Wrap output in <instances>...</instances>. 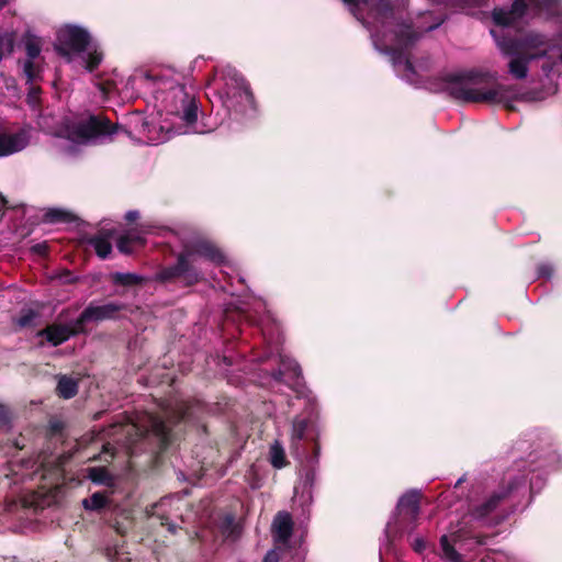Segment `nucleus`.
Segmentation results:
<instances>
[{"instance_id": "1", "label": "nucleus", "mask_w": 562, "mask_h": 562, "mask_svg": "<svg viewBox=\"0 0 562 562\" xmlns=\"http://www.w3.org/2000/svg\"><path fill=\"white\" fill-rule=\"evenodd\" d=\"M209 412V405L200 400L181 401L164 417L149 415L146 425H139L124 412L106 429L91 437L87 452L93 458L103 453L115 457L121 452L134 457V447L146 441L154 447L151 457H161L175 451L187 427L207 435L205 418Z\"/></svg>"}, {"instance_id": "2", "label": "nucleus", "mask_w": 562, "mask_h": 562, "mask_svg": "<svg viewBox=\"0 0 562 562\" xmlns=\"http://www.w3.org/2000/svg\"><path fill=\"white\" fill-rule=\"evenodd\" d=\"M446 91L461 103H506L515 97V87L498 83L488 71L471 70L446 77Z\"/></svg>"}, {"instance_id": "3", "label": "nucleus", "mask_w": 562, "mask_h": 562, "mask_svg": "<svg viewBox=\"0 0 562 562\" xmlns=\"http://www.w3.org/2000/svg\"><path fill=\"white\" fill-rule=\"evenodd\" d=\"M292 453L295 457H318L321 446L318 442V431L313 419L296 416L292 423Z\"/></svg>"}, {"instance_id": "4", "label": "nucleus", "mask_w": 562, "mask_h": 562, "mask_svg": "<svg viewBox=\"0 0 562 562\" xmlns=\"http://www.w3.org/2000/svg\"><path fill=\"white\" fill-rule=\"evenodd\" d=\"M394 45H387L384 41L375 38L373 41L375 48L385 55H389L393 66L402 65L409 55L407 49L412 48L419 40L420 33L414 30L412 23H400L394 30Z\"/></svg>"}, {"instance_id": "5", "label": "nucleus", "mask_w": 562, "mask_h": 562, "mask_svg": "<svg viewBox=\"0 0 562 562\" xmlns=\"http://www.w3.org/2000/svg\"><path fill=\"white\" fill-rule=\"evenodd\" d=\"M202 280V271L184 255L182 249L177 254L173 265L162 267L155 274V281L164 284L180 281L186 286H193Z\"/></svg>"}, {"instance_id": "6", "label": "nucleus", "mask_w": 562, "mask_h": 562, "mask_svg": "<svg viewBox=\"0 0 562 562\" xmlns=\"http://www.w3.org/2000/svg\"><path fill=\"white\" fill-rule=\"evenodd\" d=\"M90 44L91 35L86 29L67 24L57 31L54 48L60 57L70 63L74 54L86 52Z\"/></svg>"}, {"instance_id": "7", "label": "nucleus", "mask_w": 562, "mask_h": 562, "mask_svg": "<svg viewBox=\"0 0 562 562\" xmlns=\"http://www.w3.org/2000/svg\"><path fill=\"white\" fill-rule=\"evenodd\" d=\"M121 126L113 124L102 114H91L87 120L79 122L69 133L70 139L82 142L111 136L115 134Z\"/></svg>"}, {"instance_id": "8", "label": "nucleus", "mask_w": 562, "mask_h": 562, "mask_svg": "<svg viewBox=\"0 0 562 562\" xmlns=\"http://www.w3.org/2000/svg\"><path fill=\"white\" fill-rule=\"evenodd\" d=\"M181 249L194 265L198 258L210 261L216 266H221L226 261L222 249L206 237L199 236L188 239L182 243Z\"/></svg>"}, {"instance_id": "9", "label": "nucleus", "mask_w": 562, "mask_h": 562, "mask_svg": "<svg viewBox=\"0 0 562 562\" xmlns=\"http://www.w3.org/2000/svg\"><path fill=\"white\" fill-rule=\"evenodd\" d=\"M128 305L125 303L108 302L102 305L90 302L78 316V325L86 328L89 323H100L104 321H119L122 318L121 312L126 311Z\"/></svg>"}, {"instance_id": "10", "label": "nucleus", "mask_w": 562, "mask_h": 562, "mask_svg": "<svg viewBox=\"0 0 562 562\" xmlns=\"http://www.w3.org/2000/svg\"><path fill=\"white\" fill-rule=\"evenodd\" d=\"M199 106L200 103L195 97L180 88L172 92L169 112L179 116L187 125H192L198 121Z\"/></svg>"}, {"instance_id": "11", "label": "nucleus", "mask_w": 562, "mask_h": 562, "mask_svg": "<svg viewBox=\"0 0 562 562\" xmlns=\"http://www.w3.org/2000/svg\"><path fill=\"white\" fill-rule=\"evenodd\" d=\"M86 333L87 328L78 325L77 318L72 324L53 323L47 325L37 333V336L45 338L52 346L57 347L67 341L70 337Z\"/></svg>"}, {"instance_id": "12", "label": "nucleus", "mask_w": 562, "mask_h": 562, "mask_svg": "<svg viewBox=\"0 0 562 562\" xmlns=\"http://www.w3.org/2000/svg\"><path fill=\"white\" fill-rule=\"evenodd\" d=\"M528 11L526 0H514L510 8H494L492 11V20L495 25L502 27L513 26L521 20Z\"/></svg>"}, {"instance_id": "13", "label": "nucleus", "mask_w": 562, "mask_h": 562, "mask_svg": "<svg viewBox=\"0 0 562 562\" xmlns=\"http://www.w3.org/2000/svg\"><path fill=\"white\" fill-rule=\"evenodd\" d=\"M31 139L30 128L21 127L15 132L2 130V157L23 150Z\"/></svg>"}, {"instance_id": "14", "label": "nucleus", "mask_w": 562, "mask_h": 562, "mask_svg": "<svg viewBox=\"0 0 562 562\" xmlns=\"http://www.w3.org/2000/svg\"><path fill=\"white\" fill-rule=\"evenodd\" d=\"M547 55L546 49L527 56H516L508 63V71L516 79H525L528 75V64L539 57Z\"/></svg>"}, {"instance_id": "15", "label": "nucleus", "mask_w": 562, "mask_h": 562, "mask_svg": "<svg viewBox=\"0 0 562 562\" xmlns=\"http://www.w3.org/2000/svg\"><path fill=\"white\" fill-rule=\"evenodd\" d=\"M293 522L290 514L279 513L272 524L273 538L276 542H286L292 533Z\"/></svg>"}, {"instance_id": "16", "label": "nucleus", "mask_w": 562, "mask_h": 562, "mask_svg": "<svg viewBox=\"0 0 562 562\" xmlns=\"http://www.w3.org/2000/svg\"><path fill=\"white\" fill-rule=\"evenodd\" d=\"M113 235V231H102L100 234L91 236L88 238V244L94 248L97 256L104 260L112 252V244L111 237Z\"/></svg>"}, {"instance_id": "17", "label": "nucleus", "mask_w": 562, "mask_h": 562, "mask_svg": "<svg viewBox=\"0 0 562 562\" xmlns=\"http://www.w3.org/2000/svg\"><path fill=\"white\" fill-rule=\"evenodd\" d=\"M55 393L59 398H74L79 391V380L67 374H58Z\"/></svg>"}, {"instance_id": "18", "label": "nucleus", "mask_w": 562, "mask_h": 562, "mask_svg": "<svg viewBox=\"0 0 562 562\" xmlns=\"http://www.w3.org/2000/svg\"><path fill=\"white\" fill-rule=\"evenodd\" d=\"M420 493L417 491H409L405 493L398 501L397 507L401 513L411 516L415 519L419 514Z\"/></svg>"}, {"instance_id": "19", "label": "nucleus", "mask_w": 562, "mask_h": 562, "mask_svg": "<svg viewBox=\"0 0 562 562\" xmlns=\"http://www.w3.org/2000/svg\"><path fill=\"white\" fill-rule=\"evenodd\" d=\"M498 45H499L502 52L508 56L516 57V56L531 55L530 53H528L526 50L522 35L520 37H504L498 43Z\"/></svg>"}, {"instance_id": "20", "label": "nucleus", "mask_w": 562, "mask_h": 562, "mask_svg": "<svg viewBox=\"0 0 562 562\" xmlns=\"http://www.w3.org/2000/svg\"><path fill=\"white\" fill-rule=\"evenodd\" d=\"M522 36L526 50H537V53H540L541 50L546 49L548 53L549 38L544 34L536 31H529Z\"/></svg>"}, {"instance_id": "21", "label": "nucleus", "mask_w": 562, "mask_h": 562, "mask_svg": "<svg viewBox=\"0 0 562 562\" xmlns=\"http://www.w3.org/2000/svg\"><path fill=\"white\" fill-rule=\"evenodd\" d=\"M87 477L97 485L112 487L115 485V476L106 468L94 467L87 469Z\"/></svg>"}, {"instance_id": "22", "label": "nucleus", "mask_w": 562, "mask_h": 562, "mask_svg": "<svg viewBox=\"0 0 562 562\" xmlns=\"http://www.w3.org/2000/svg\"><path fill=\"white\" fill-rule=\"evenodd\" d=\"M110 280L114 285L120 286H135L145 283L146 279L139 274L132 272H113Z\"/></svg>"}, {"instance_id": "23", "label": "nucleus", "mask_w": 562, "mask_h": 562, "mask_svg": "<svg viewBox=\"0 0 562 562\" xmlns=\"http://www.w3.org/2000/svg\"><path fill=\"white\" fill-rule=\"evenodd\" d=\"M457 542V537L454 535L451 536H442L440 539V546L442 550V557L449 562H462L461 555L454 550V544Z\"/></svg>"}, {"instance_id": "24", "label": "nucleus", "mask_w": 562, "mask_h": 562, "mask_svg": "<svg viewBox=\"0 0 562 562\" xmlns=\"http://www.w3.org/2000/svg\"><path fill=\"white\" fill-rule=\"evenodd\" d=\"M76 216L61 209H48L43 215V222L47 224L72 223Z\"/></svg>"}, {"instance_id": "25", "label": "nucleus", "mask_w": 562, "mask_h": 562, "mask_svg": "<svg viewBox=\"0 0 562 562\" xmlns=\"http://www.w3.org/2000/svg\"><path fill=\"white\" fill-rule=\"evenodd\" d=\"M66 424L58 417H50L45 427V437L48 440L63 439Z\"/></svg>"}, {"instance_id": "26", "label": "nucleus", "mask_w": 562, "mask_h": 562, "mask_svg": "<svg viewBox=\"0 0 562 562\" xmlns=\"http://www.w3.org/2000/svg\"><path fill=\"white\" fill-rule=\"evenodd\" d=\"M103 57V52L94 47L86 56L82 57L85 69L88 72H93L101 65Z\"/></svg>"}, {"instance_id": "27", "label": "nucleus", "mask_w": 562, "mask_h": 562, "mask_svg": "<svg viewBox=\"0 0 562 562\" xmlns=\"http://www.w3.org/2000/svg\"><path fill=\"white\" fill-rule=\"evenodd\" d=\"M371 11L374 12L376 20L383 25L386 20L392 19L394 15V7L391 1L375 3L372 5Z\"/></svg>"}, {"instance_id": "28", "label": "nucleus", "mask_w": 562, "mask_h": 562, "mask_svg": "<svg viewBox=\"0 0 562 562\" xmlns=\"http://www.w3.org/2000/svg\"><path fill=\"white\" fill-rule=\"evenodd\" d=\"M24 47L27 55V59L34 60L37 58L42 50L41 40L27 33L24 37Z\"/></svg>"}, {"instance_id": "29", "label": "nucleus", "mask_w": 562, "mask_h": 562, "mask_svg": "<svg viewBox=\"0 0 562 562\" xmlns=\"http://www.w3.org/2000/svg\"><path fill=\"white\" fill-rule=\"evenodd\" d=\"M265 477L262 467L258 463H252L245 474V479L251 488H258Z\"/></svg>"}, {"instance_id": "30", "label": "nucleus", "mask_w": 562, "mask_h": 562, "mask_svg": "<svg viewBox=\"0 0 562 562\" xmlns=\"http://www.w3.org/2000/svg\"><path fill=\"white\" fill-rule=\"evenodd\" d=\"M236 82L239 89V97L243 98L252 110H256V99L249 82L241 76L236 79Z\"/></svg>"}, {"instance_id": "31", "label": "nucleus", "mask_w": 562, "mask_h": 562, "mask_svg": "<svg viewBox=\"0 0 562 562\" xmlns=\"http://www.w3.org/2000/svg\"><path fill=\"white\" fill-rule=\"evenodd\" d=\"M27 89V95H26V103L30 105V108L34 111H40L42 106V100H41V93L42 89L40 86H36L34 83H29Z\"/></svg>"}, {"instance_id": "32", "label": "nucleus", "mask_w": 562, "mask_h": 562, "mask_svg": "<svg viewBox=\"0 0 562 562\" xmlns=\"http://www.w3.org/2000/svg\"><path fill=\"white\" fill-rule=\"evenodd\" d=\"M108 503V497L105 494L97 492L92 494L90 498H85L82 501V506L88 510H97L103 508Z\"/></svg>"}, {"instance_id": "33", "label": "nucleus", "mask_w": 562, "mask_h": 562, "mask_svg": "<svg viewBox=\"0 0 562 562\" xmlns=\"http://www.w3.org/2000/svg\"><path fill=\"white\" fill-rule=\"evenodd\" d=\"M41 67L34 60L26 59L23 64V74L26 77V83H33L41 79Z\"/></svg>"}, {"instance_id": "34", "label": "nucleus", "mask_w": 562, "mask_h": 562, "mask_svg": "<svg viewBox=\"0 0 562 562\" xmlns=\"http://www.w3.org/2000/svg\"><path fill=\"white\" fill-rule=\"evenodd\" d=\"M341 1L349 7L350 13L358 21H360L362 24L366 23L363 15H362L361 7L368 5L369 4L368 0H341Z\"/></svg>"}, {"instance_id": "35", "label": "nucleus", "mask_w": 562, "mask_h": 562, "mask_svg": "<svg viewBox=\"0 0 562 562\" xmlns=\"http://www.w3.org/2000/svg\"><path fill=\"white\" fill-rule=\"evenodd\" d=\"M203 464L201 459H192L191 471L187 474H182V479L186 481L200 480L204 474L202 473Z\"/></svg>"}, {"instance_id": "36", "label": "nucleus", "mask_w": 562, "mask_h": 562, "mask_svg": "<svg viewBox=\"0 0 562 562\" xmlns=\"http://www.w3.org/2000/svg\"><path fill=\"white\" fill-rule=\"evenodd\" d=\"M132 245V235L128 234L120 236L116 240L119 251L124 255L133 254Z\"/></svg>"}, {"instance_id": "37", "label": "nucleus", "mask_w": 562, "mask_h": 562, "mask_svg": "<svg viewBox=\"0 0 562 562\" xmlns=\"http://www.w3.org/2000/svg\"><path fill=\"white\" fill-rule=\"evenodd\" d=\"M553 267L550 263H539L537 267V276L538 278L550 279L553 274Z\"/></svg>"}, {"instance_id": "38", "label": "nucleus", "mask_w": 562, "mask_h": 562, "mask_svg": "<svg viewBox=\"0 0 562 562\" xmlns=\"http://www.w3.org/2000/svg\"><path fill=\"white\" fill-rule=\"evenodd\" d=\"M286 370L289 371L290 378L292 380H297L302 374V370L297 363L289 364Z\"/></svg>"}, {"instance_id": "39", "label": "nucleus", "mask_w": 562, "mask_h": 562, "mask_svg": "<svg viewBox=\"0 0 562 562\" xmlns=\"http://www.w3.org/2000/svg\"><path fill=\"white\" fill-rule=\"evenodd\" d=\"M269 457H285L284 449L278 441L271 446Z\"/></svg>"}, {"instance_id": "40", "label": "nucleus", "mask_w": 562, "mask_h": 562, "mask_svg": "<svg viewBox=\"0 0 562 562\" xmlns=\"http://www.w3.org/2000/svg\"><path fill=\"white\" fill-rule=\"evenodd\" d=\"M279 561H280V555L276 549L268 551V553L266 554V557L263 559V562H279Z\"/></svg>"}, {"instance_id": "41", "label": "nucleus", "mask_w": 562, "mask_h": 562, "mask_svg": "<svg viewBox=\"0 0 562 562\" xmlns=\"http://www.w3.org/2000/svg\"><path fill=\"white\" fill-rule=\"evenodd\" d=\"M124 218L126 220V222L133 223L139 218V212L136 210L128 211L125 214Z\"/></svg>"}, {"instance_id": "42", "label": "nucleus", "mask_w": 562, "mask_h": 562, "mask_svg": "<svg viewBox=\"0 0 562 562\" xmlns=\"http://www.w3.org/2000/svg\"><path fill=\"white\" fill-rule=\"evenodd\" d=\"M274 469H281L288 465V459H270Z\"/></svg>"}, {"instance_id": "43", "label": "nucleus", "mask_w": 562, "mask_h": 562, "mask_svg": "<svg viewBox=\"0 0 562 562\" xmlns=\"http://www.w3.org/2000/svg\"><path fill=\"white\" fill-rule=\"evenodd\" d=\"M34 318V314L32 312L27 313L26 315H23L21 318H20V324L21 326H27L31 324V322L33 321Z\"/></svg>"}, {"instance_id": "44", "label": "nucleus", "mask_w": 562, "mask_h": 562, "mask_svg": "<svg viewBox=\"0 0 562 562\" xmlns=\"http://www.w3.org/2000/svg\"><path fill=\"white\" fill-rule=\"evenodd\" d=\"M403 65H404L405 71H407L411 75H415V67L409 57H407V59H405Z\"/></svg>"}, {"instance_id": "45", "label": "nucleus", "mask_w": 562, "mask_h": 562, "mask_svg": "<svg viewBox=\"0 0 562 562\" xmlns=\"http://www.w3.org/2000/svg\"><path fill=\"white\" fill-rule=\"evenodd\" d=\"M1 416H2V426L5 425L9 419H10V411L7 406H4L2 404V413H1Z\"/></svg>"}, {"instance_id": "46", "label": "nucleus", "mask_w": 562, "mask_h": 562, "mask_svg": "<svg viewBox=\"0 0 562 562\" xmlns=\"http://www.w3.org/2000/svg\"><path fill=\"white\" fill-rule=\"evenodd\" d=\"M225 524H226L227 526H226V528L224 529L223 533H224L225 536H229L232 532H231V531H227V528L234 525V517H233V516H226V517H225Z\"/></svg>"}, {"instance_id": "47", "label": "nucleus", "mask_w": 562, "mask_h": 562, "mask_svg": "<svg viewBox=\"0 0 562 562\" xmlns=\"http://www.w3.org/2000/svg\"><path fill=\"white\" fill-rule=\"evenodd\" d=\"M425 541L423 539H415L414 541V549L418 552L423 551L425 549Z\"/></svg>"}, {"instance_id": "48", "label": "nucleus", "mask_w": 562, "mask_h": 562, "mask_svg": "<svg viewBox=\"0 0 562 562\" xmlns=\"http://www.w3.org/2000/svg\"><path fill=\"white\" fill-rule=\"evenodd\" d=\"M285 372L282 369H279L276 373H273V378L278 382H283V376Z\"/></svg>"}, {"instance_id": "49", "label": "nucleus", "mask_w": 562, "mask_h": 562, "mask_svg": "<svg viewBox=\"0 0 562 562\" xmlns=\"http://www.w3.org/2000/svg\"><path fill=\"white\" fill-rule=\"evenodd\" d=\"M132 244L144 245L145 239L139 235H132Z\"/></svg>"}, {"instance_id": "50", "label": "nucleus", "mask_w": 562, "mask_h": 562, "mask_svg": "<svg viewBox=\"0 0 562 562\" xmlns=\"http://www.w3.org/2000/svg\"><path fill=\"white\" fill-rule=\"evenodd\" d=\"M33 249L38 254H45L47 246L44 244H37L33 247Z\"/></svg>"}, {"instance_id": "51", "label": "nucleus", "mask_w": 562, "mask_h": 562, "mask_svg": "<svg viewBox=\"0 0 562 562\" xmlns=\"http://www.w3.org/2000/svg\"><path fill=\"white\" fill-rule=\"evenodd\" d=\"M161 525H162V526H167V528H168V530H169L170 532H172V533H175V532H176V528H177V527H176V525L170 524L168 520L162 521V522H161Z\"/></svg>"}, {"instance_id": "52", "label": "nucleus", "mask_w": 562, "mask_h": 562, "mask_svg": "<svg viewBox=\"0 0 562 562\" xmlns=\"http://www.w3.org/2000/svg\"><path fill=\"white\" fill-rule=\"evenodd\" d=\"M1 202H2V216H3L4 211L10 209L11 206L9 205V201L3 195H2Z\"/></svg>"}, {"instance_id": "53", "label": "nucleus", "mask_w": 562, "mask_h": 562, "mask_svg": "<svg viewBox=\"0 0 562 562\" xmlns=\"http://www.w3.org/2000/svg\"><path fill=\"white\" fill-rule=\"evenodd\" d=\"M170 501H171V499H169V498L162 499V501L158 504V506H157V507L162 508V507H165L168 503H170Z\"/></svg>"}, {"instance_id": "54", "label": "nucleus", "mask_w": 562, "mask_h": 562, "mask_svg": "<svg viewBox=\"0 0 562 562\" xmlns=\"http://www.w3.org/2000/svg\"><path fill=\"white\" fill-rule=\"evenodd\" d=\"M442 22H443V20L439 21L438 23H436V24H434V25H430V26L428 27V31H432V30L437 29V27H438Z\"/></svg>"}, {"instance_id": "55", "label": "nucleus", "mask_w": 562, "mask_h": 562, "mask_svg": "<svg viewBox=\"0 0 562 562\" xmlns=\"http://www.w3.org/2000/svg\"><path fill=\"white\" fill-rule=\"evenodd\" d=\"M14 80L12 78L5 80L7 88H10L13 85Z\"/></svg>"}, {"instance_id": "56", "label": "nucleus", "mask_w": 562, "mask_h": 562, "mask_svg": "<svg viewBox=\"0 0 562 562\" xmlns=\"http://www.w3.org/2000/svg\"><path fill=\"white\" fill-rule=\"evenodd\" d=\"M10 1H11V0H2V8H3L7 3H9Z\"/></svg>"}, {"instance_id": "57", "label": "nucleus", "mask_w": 562, "mask_h": 562, "mask_svg": "<svg viewBox=\"0 0 562 562\" xmlns=\"http://www.w3.org/2000/svg\"><path fill=\"white\" fill-rule=\"evenodd\" d=\"M57 457L63 458V457H71V456L70 454L60 453Z\"/></svg>"}, {"instance_id": "58", "label": "nucleus", "mask_w": 562, "mask_h": 562, "mask_svg": "<svg viewBox=\"0 0 562 562\" xmlns=\"http://www.w3.org/2000/svg\"><path fill=\"white\" fill-rule=\"evenodd\" d=\"M488 506H496V502H495V501H491V502L488 503Z\"/></svg>"}, {"instance_id": "59", "label": "nucleus", "mask_w": 562, "mask_h": 562, "mask_svg": "<svg viewBox=\"0 0 562 562\" xmlns=\"http://www.w3.org/2000/svg\"><path fill=\"white\" fill-rule=\"evenodd\" d=\"M101 414H102L101 412H100V413H97V414L94 415V419L100 418Z\"/></svg>"}, {"instance_id": "60", "label": "nucleus", "mask_w": 562, "mask_h": 562, "mask_svg": "<svg viewBox=\"0 0 562 562\" xmlns=\"http://www.w3.org/2000/svg\"><path fill=\"white\" fill-rule=\"evenodd\" d=\"M560 60L562 61V53L560 54Z\"/></svg>"}]
</instances>
